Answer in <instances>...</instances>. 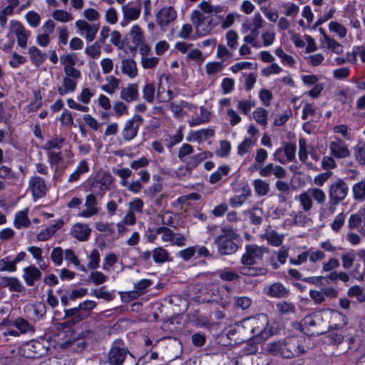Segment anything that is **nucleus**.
Returning <instances> with one entry per match:
<instances>
[{"instance_id": "nucleus-1", "label": "nucleus", "mask_w": 365, "mask_h": 365, "mask_svg": "<svg viewBox=\"0 0 365 365\" xmlns=\"http://www.w3.org/2000/svg\"><path fill=\"white\" fill-rule=\"evenodd\" d=\"M266 350L274 356L285 359L296 358L306 352L304 338L298 335L287 336L282 340L268 343Z\"/></svg>"}, {"instance_id": "nucleus-2", "label": "nucleus", "mask_w": 365, "mask_h": 365, "mask_svg": "<svg viewBox=\"0 0 365 365\" xmlns=\"http://www.w3.org/2000/svg\"><path fill=\"white\" fill-rule=\"evenodd\" d=\"M348 192V185L344 180L339 178L333 182L328 189L329 202L326 207H321V215L328 217L333 215L336 206L346 199Z\"/></svg>"}, {"instance_id": "nucleus-3", "label": "nucleus", "mask_w": 365, "mask_h": 365, "mask_svg": "<svg viewBox=\"0 0 365 365\" xmlns=\"http://www.w3.org/2000/svg\"><path fill=\"white\" fill-rule=\"evenodd\" d=\"M237 237L238 235L232 229L222 227V233L214 240L218 253L221 255H229L236 252L238 250V245L235 242Z\"/></svg>"}, {"instance_id": "nucleus-4", "label": "nucleus", "mask_w": 365, "mask_h": 365, "mask_svg": "<svg viewBox=\"0 0 365 365\" xmlns=\"http://www.w3.org/2000/svg\"><path fill=\"white\" fill-rule=\"evenodd\" d=\"M128 354L131 355L123 341L115 340L107 354V363L108 365H123Z\"/></svg>"}, {"instance_id": "nucleus-5", "label": "nucleus", "mask_w": 365, "mask_h": 365, "mask_svg": "<svg viewBox=\"0 0 365 365\" xmlns=\"http://www.w3.org/2000/svg\"><path fill=\"white\" fill-rule=\"evenodd\" d=\"M301 331L310 336L322 335L327 332L326 329L322 327V317L314 314L304 318L301 324Z\"/></svg>"}, {"instance_id": "nucleus-6", "label": "nucleus", "mask_w": 365, "mask_h": 365, "mask_svg": "<svg viewBox=\"0 0 365 365\" xmlns=\"http://www.w3.org/2000/svg\"><path fill=\"white\" fill-rule=\"evenodd\" d=\"M143 118L138 114H135L125 123L122 131V135L125 140L129 141L135 138L138 134L139 128L143 123Z\"/></svg>"}, {"instance_id": "nucleus-7", "label": "nucleus", "mask_w": 365, "mask_h": 365, "mask_svg": "<svg viewBox=\"0 0 365 365\" xmlns=\"http://www.w3.org/2000/svg\"><path fill=\"white\" fill-rule=\"evenodd\" d=\"M114 178L109 172H105L101 178L94 180L91 185V191L96 195L103 196L110 189Z\"/></svg>"}, {"instance_id": "nucleus-8", "label": "nucleus", "mask_w": 365, "mask_h": 365, "mask_svg": "<svg viewBox=\"0 0 365 365\" xmlns=\"http://www.w3.org/2000/svg\"><path fill=\"white\" fill-rule=\"evenodd\" d=\"M29 185L34 200L44 197L48 191L45 180L39 176H32L29 181Z\"/></svg>"}, {"instance_id": "nucleus-9", "label": "nucleus", "mask_w": 365, "mask_h": 365, "mask_svg": "<svg viewBox=\"0 0 365 365\" xmlns=\"http://www.w3.org/2000/svg\"><path fill=\"white\" fill-rule=\"evenodd\" d=\"M42 341H31L26 344L27 357L31 359L41 358L48 354V348Z\"/></svg>"}, {"instance_id": "nucleus-10", "label": "nucleus", "mask_w": 365, "mask_h": 365, "mask_svg": "<svg viewBox=\"0 0 365 365\" xmlns=\"http://www.w3.org/2000/svg\"><path fill=\"white\" fill-rule=\"evenodd\" d=\"M10 24L13 32L16 36L18 45L23 48H26L27 41L31 35V32L26 30L20 21H11Z\"/></svg>"}, {"instance_id": "nucleus-11", "label": "nucleus", "mask_w": 365, "mask_h": 365, "mask_svg": "<svg viewBox=\"0 0 365 365\" xmlns=\"http://www.w3.org/2000/svg\"><path fill=\"white\" fill-rule=\"evenodd\" d=\"M250 323L252 325L251 333L257 343H261L269 337V333L265 331L267 325L266 319L264 322L259 323L258 319H254Z\"/></svg>"}, {"instance_id": "nucleus-12", "label": "nucleus", "mask_w": 365, "mask_h": 365, "mask_svg": "<svg viewBox=\"0 0 365 365\" xmlns=\"http://www.w3.org/2000/svg\"><path fill=\"white\" fill-rule=\"evenodd\" d=\"M177 13L173 7L168 6L162 8L156 16L157 23L163 29L168 26L171 22L175 20Z\"/></svg>"}, {"instance_id": "nucleus-13", "label": "nucleus", "mask_w": 365, "mask_h": 365, "mask_svg": "<svg viewBox=\"0 0 365 365\" xmlns=\"http://www.w3.org/2000/svg\"><path fill=\"white\" fill-rule=\"evenodd\" d=\"M217 343L223 346H233L240 342L236 337V329L232 327L224 329L216 338Z\"/></svg>"}, {"instance_id": "nucleus-14", "label": "nucleus", "mask_w": 365, "mask_h": 365, "mask_svg": "<svg viewBox=\"0 0 365 365\" xmlns=\"http://www.w3.org/2000/svg\"><path fill=\"white\" fill-rule=\"evenodd\" d=\"M191 20L196 27L197 33L200 36H204L208 34L213 28L211 25V21H209V25L204 28L205 18L199 11L195 10L192 12Z\"/></svg>"}, {"instance_id": "nucleus-15", "label": "nucleus", "mask_w": 365, "mask_h": 365, "mask_svg": "<svg viewBox=\"0 0 365 365\" xmlns=\"http://www.w3.org/2000/svg\"><path fill=\"white\" fill-rule=\"evenodd\" d=\"M76 28L82 31H85V38L88 42L93 41L96 38V35L99 30L100 25L90 24L85 20H78L76 22Z\"/></svg>"}, {"instance_id": "nucleus-16", "label": "nucleus", "mask_w": 365, "mask_h": 365, "mask_svg": "<svg viewBox=\"0 0 365 365\" xmlns=\"http://www.w3.org/2000/svg\"><path fill=\"white\" fill-rule=\"evenodd\" d=\"M93 192L88 195L86 197L85 206L86 210H83L79 213V216L83 217H91L99 213V208L98 207V202Z\"/></svg>"}, {"instance_id": "nucleus-17", "label": "nucleus", "mask_w": 365, "mask_h": 365, "mask_svg": "<svg viewBox=\"0 0 365 365\" xmlns=\"http://www.w3.org/2000/svg\"><path fill=\"white\" fill-rule=\"evenodd\" d=\"M22 277L29 287L34 286L36 282L40 280L42 277V273L35 265H29L23 269Z\"/></svg>"}, {"instance_id": "nucleus-18", "label": "nucleus", "mask_w": 365, "mask_h": 365, "mask_svg": "<svg viewBox=\"0 0 365 365\" xmlns=\"http://www.w3.org/2000/svg\"><path fill=\"white\" fill-rule=\"evenodd\" d=\"M331 155L336 158H344L350 155V152L345 143L336 138V141H332L329 144Z\"/></svg>"}, {"instance_id": "nucleus-19", "label": "nucleus", "mask_w": 365, "mask_h": 365, "mask_svg": "<svg viewBox=\"0 0 365 365\" xmlns=\"http://www.w3.org/2000/svg\"><path fill=\"white\" fill-rule=\"evenodd\" d=\"M138 86L136 83H130L127 87L123 88L120 97L127 103L135 101L138 99Z\"/></svg>"}, {"instance_id": "nucleus-20", "label": "nucleus", "mask_w": 365, "mask_h": 365, "mask_svg": "<svg viewBox=\"0 0 365 365\" xmlns=\"http://www.w3.org/2000/svg\"><path fill=\"white\" fill-rule=\"evenodd\" d=\"M123 17L129 19L131 21L139 18L141 11L140 2L128 3L122 7Z\"/></svg>"}, {"instance_id": "nucleus-21", "label": "nucleus", "mask_w": 365, "mask_h": 365, "mask_svg": "<svg viewBox=\"0 0 365 365\" xmlns=\"http://www.w3.org/2000/svg\"><path fill=\"white\" fill-rule=\"evenodd\" d=\"M91 232V229L86 224L77 223L71 229L73 236L79 241H86Z\"/></svg>"}, {"instance_id": "nucleus-22", "label": "nucleus", "mask_w": 365, "mask_h": 365, "mask_svg": "<svg viewBox=\"0 0 365 365\" xmlns=\"http://www.w3.org/2000/svg\"><path fill=\"white\" fill-rule=\"evenodd\" d=\"M210 289H209L207 287L202 289L201 294H203V296L200 295L197 297L199 302H202L204 303H217L219 302L220 300H222V298L217 296L216 294L215 293V292H219L217 287H214L213 286Z\"/></svg>"}, {"instance_id": "nucleus-23", "label": "nucleus", "mask_w": 365, "mask_h": 365, "mask_svg": "<svg viewBox=\"0 0 365 365\" xmlns=\"http://www.w3.org/2000/svg\"><path fill=\"white\" fill-rule=\"evenodd\" d=\"M166 354L170 359H176L180 357L182 352V345L180 340L174 339L166 346Z\"/></svg>"}, {"instance_id": "nucleus-24", "label": "nucleus", "mask_w": 365, "mask_h": 365, "mask_svg": "<svg viewBox=\"0 0 365 365\" xmlns=\"http://www.w3.org/2000/svg\"><path fill=\"white\" fill-rule=\"evenodd\" d=\"M290 292L282 283L276 282L269 286L267 294L275 298H287Z\"/></svg>"}, {"instance_id": "nucleus-25", "label": "nucleus", "mask_w": 365, "mask_h": 365, "mask_svg": "<svg viewBox=\"0 0 365 365\" xmlns=\"http://www.w3.org/2000/svg\"><path fill=\"white\" fill-rule=\"evenodd\" d=\"M240 274L247 277H257L260 275H265L267 273V269L264 267H257L254 265H242L238 267Z\"/></svg>"}, {"instance_id": "nucleus-26", "label": "nucleus", "mask_w": 365, "mask_h": 365, "mask_svg": "<svg viewBox=\"0 0 365 365\" xmlns=\"http://www.w3.org/2000/svg\"><path fill=\"white\" fill-rule=\"evenodd\" d=\"M29 54L31 61L36 67L40 66L48 57L46 53L42 52L36 46H31L29 49Z\"/></svg>"}, {"instance_id": "nucleus-27", "label": "nucleus", "mask_w": 365, "mask_h": 365, "mask_svg": "<svg viewBox=\"0 0 365 365\" xmlns=\"http://www.w3.org/2000/svg\"><path fill=\"white\" fill-rule=\"evenodd\" d=\"M29 209L18 212L15 215L14 225L16 229L21 227L28 228L31 225V221L28 217Z\"/></svg>"}, {"instance_id": "nucleus-28", "label": "nucleus", "mask_w": 365, "mask_h": 365, "mask_svg": "<svg viewBox=\"0 0 365 365\" xmlns=\"http://www.w3.org/2000/svg\"><path fill=\"white\" fill-rule=\"evenodd\" d=\"M251 195V190L248 185L243 186L242 188V193L240 195H236L229 200V202L233 207L241 206Z\"/></svg>"}, {"instance_id": "nucleus-29", "label": "nucleus", "mask_w": 365, "mask_h": 365, "mask_svg": "<svg viewBox=\"0 0 365 365\" xmlns=\"http://www.w3.org/2000/svg\"><path fill=\"white\" fill-rule=\"evenodd\" d=\"M353 198L356 202L365 201V178L352 186Z\"/></svg>"}, {"instance_id": "nucleus-30", "label": "nucleus", "mask_w": 365, "mask_h": 365, "mask_svg": "<svg viewBox=\"0 0 365 365\" xmlns=\"http://www.w3.org/2000/svg\"><path fill=\"white\" fill-rule=\"evenodd\" d=\"M129 36L132 39V43L135 46V49L143 41H145V37L143 35V30L138 25H134L130 32Z\"/></svg>"}, {"instance_id": "nucleus-31", "label": "nucleus", "mask_w": 365, "mask_h": 365, "mask_svg": "<svg viewBox=\"0 0 365 365\" xmlns=\"http://www.w3.org/2000/svg\"><path fill=\"white\" fill-rule=\"evenodd\" d=\"M76 80L68 77L63 79V86L58 88V92L61 96H64L70 92H74L76 89Z\"/></svg>"}, {"instance_id": "nucleus-32", "label": "nucleus", "mask_w": 365, "mask_h": 365, "mask_svg": "<svg viewBox=\"0 0 365 365\" xmlns=\"http://www.w3.org/2000/svg\"><path fill=\"white\" fill-rule=\"evenodd\" d=\"M89 167L87 161L86 160H81L76 170L69 176L68 180V182H73L80 179V177L82 174L88 172Z\"/></svg>"}, {"instance_id": "nucleus-33", "label": "nucleus", "mask_w": 365, "mask_h": 365, "mask_svg": "<svg viewBox=\"0 0 365 365\" xmlns=\"http://www.w3.org/2000/svg\"><path fill=\"white\" fill-rule=\"evenodd\" d=\"M250 222L254 225H259L263 222V211L262 208L253 207L247 211Z\"/></svg>"}, {"instance_id": "nucleus-34", "label": "nucleus", "mask_w": 365, "mask_h": 365, "mask_svg": "<svg viewBox=\"0 0 365 365\" xmlns=\"http://www.w3.org/2000/svg\"><path fill=\"white\" fill-rule=\"evenodd\" d=\"M122 71L124 74L134 78L137 76L138 71L136 63L133 59H125L122 61Z\"/></svg>"}, {"instance_id": "nucleus-35", "label": "nucleus", "mask_w": 365, "mask_h": 365, "mask_svg": "<svg viewBox=\"0 0 365 365\" xmlns=\"http://www.w3.org/2000/svg\"><path fill=\"white\" fill-rule=\"evenodd\" d=\"M230 172L229 165H225L219 167L217 170L210 175L209 182L215 184L222 179L223 176L227 175Z\"/></svg>"}, {"instance_id": "nucleus-36", "label": "nucleus", "mask_w": 365, "mask_h": 365, "mask_svg": "<svg viewBox=\"0 0 365 365\" xmlns=\"http://www.w3.org/2000/svg\"><path fill=\"white\" fill-rule=\"evenodd\" d=\"M212 156V153L211 152H202L190 157L186 163L194 170L201 162Z\"/></svg>"}, {"instance_id": "nucleus-37", "label": "nucleus", "mask_w": 365, "mask_h": 365, "mask_svg": "<svg viewBox=\"0 0 365 365\" xmlns=\"http://www.w3.org/2000/svg\"><path fill=\"white\" fill-rule=\"evenodd\" d=\"M153 258L157 264H163L170 261L168 252L162 247L154 249L153 251Z\"/></svg>"}, {"instance_id": "nucleus-38", "label": "nucleus", "mask_w": 365, "mask_h": 365, "mask_svg": "<svg viewBox=\"0 0 365 365\" xmlns=\"http://www.w3.org/2000/svg\"><path fill=\"white\" fill-rule=\"evenodd\" d=\"M295 199L299 201L304 212H309L312 209L313 201L307 190L302 192L298 197H296Z\"/></svg>"}, {"instance_id": "nucleus-39", "label": "nucleus", "mask_w": 365, "mask_h": 365, "mask_svg": "<svg viewBox=\"0 0 365 365\" xmlns=\"http://www.w3.org/2000/svg\"><path fill=\"white\" fill-rule=\"evenodd\" d=\"M245 250H247L255 259L259 260L262 259L264 253L269 252L267 247H259L257 245H247Z\"/></svg>"}, {"instance_id": "nucleus-40", "label": "nucleus", "mask_w": 365, "mask_h": 365, "mask_svg": "<svg viewBox=\"0 0 365 365\" xmlns=\"http://www.w3.org/2000/svg\"><path fill=\"white\" fill-rule=\"evenodd\" d=\"M312 199L315 200L317 204L322 205L326 201V194L323 190L319 187H310L307 190Z\"/></svg>"}, {"instance_id": "nucleus-41", "label": "nucleus", "mask_w": 365, "mask_h": 365, "mask_svg": "<svg viewBox=\"0 0 365 365\" xmlns=\"http://www.w3.org/2000/svg\"><path fill=\"white\" fill-rule=\"evenodd\" d=\"M214 135L215 131L213 129H201L195 132H193L192 138H194V141L201 143L202 141L206 140L209 138L212 137Z\"/></svg>"}, {"instance_id": "nucleus-42", "label": "nucleus", "mask_w": 365, "mask_h": 365, "mask_svg": "<svg viewBox=\"0 0 365 365\" xmlns=\"http://www.w3.org/2000/svg\"><path fill=\"white\" fill-rule=\"evenodd\" d=\"M64 317L63 319H71L76 322H80L85 319L86 316L81 313L78 307L67 309L64 310Z\"/></svg>"}, {"instance_id": "nucleus-43", "label": "nucleus", "mask_w": 365, "mask_h": 365, "mask_svg": "<svg viewBox=\"0 0 365 365\" xmlns=\"http://www.w3.org/2000/svg\"><path fill=\"white\" fill-rule=\"evenodd\" d=\"M265 238L272 246H279L283 240V235H279L275 230L267 231L265 233Z\"/></svg>"}, {"instance_id": "nucleus-44", "label": "nucleus", "mask_w": 365, "mask_h": 365, "mask_svg": "<svg viewBox=\"0 0 365 365\" xmlns=\"http://www.w3.org/2000/svg\"><path fill=\"white\" fill-rule=\"evenodd\" d=\"M218 276L223 281L233 282L240 278V274L235 270L225 269L219 272Z\"/></svg>"}, {"instance_id": "nucleus-45", "label": "nucleus", "mask_w": 365, "mask_h": 365, "mask_svg": "<svg viewBox=\"0 0 365 365\" xmlns=\"http://www.w3.org/2000/svg\"><path fill=\"white\" fill-rule=\"evenodd\" d=\"M64 141V138L58 135H54L51 140L47 141V143L44 145L43 148L49 151L51 149L61 150Z\"/></svg>"}, {"instance_id": "nucleus-46", "label": "nucleus", "mask_w": 365, "mask_h": 365, "mask_svg": "<svg viewBox=\"0 0 365 365\" xmlns=\"http://www.w3.org/2000/svg\"><path fill=\"white\" fill-rule=\"evenodd\" d=\"M356 160L361 165H365V143L359 142L354 148Z\"/></svg>"}, {"instance_id": "nucleus-47", "label": "nucleus", "mask_w": 365, "mask_h": 365, "mask_svg": "<svg viewBox=\"0 0 365 365\" xmlns=\"http://www.w3.org/2000/svg\"><path fill=\"white\" fill-rule=\"evenodd\" d=\"M278 312L281 314H293L296 311L295 306L293 303L288 302L286 301H282L276 305Z\"/></svg>"}, {"instance_id": "nucleus-48", "label": "nucleus", "mask_w": 365, "mask_h": 365, "mask_svg": "<svg viewBox=\"0 0 365 365\" xmlns=\"http://www.w3.org/2000/svg\"><path fill=\"white\" fill-rule=\"evenodd\" d=\"M253 185L255 190L258 195L264 196L269 192V185L265 181L257 179L254 181Z\"/></svg>"}, {"instance_id": "nucleus-49", "label": "nucleus", "mask_w": 365, "mask_h": 365, "mask_svg": "<svg viewBox=\"0 0 365 365\" xmlns=\"http://www.w3.org/2000/svg\"><path fill=\"white\" fill-rule=\"evenodd\" d=\"M330 343L333 344H339L344 340L343 331L340 329L329 331L327 335Z\"/></svg>"}, {"instance_id": "nucleus-50", "label": "nucleus", "mask_w": 365, "mask_h": 365, "mask_svg": "<svg viewBox=\"0 0 365 365\" xmlns=\"http://www.w3.org/2000/svg\"><path fill=\"white\" fill-rule=\"evenodd\" d=\"M52 17L60 22H69L73 20V16L68 12L64 10L57 9L52 13Z\"/></svg>"}, {"instance_id": "nucleus-51", "label": "nucleus", "mask_w": 365, "mask_h": 365, "mask_svg": "<svg viewBox=\"0 0 365 365\" xmlns=\"http://www.w3.org/2000/svg\"><path fill=\"white\" fill-rule=\"evenodd\" d=\"M89 262L88 263V268L92 270L96 269L99 267L100 264V253L98 250H93L88 256Z\"/></svg>"}, {"instance_id": "nucleus-52", "label": "nucleus", "mask_w": 365, "mask_h": 365, "mask_svg": "<svg viewBox=\"0 0 365 365\" xmlns=\"http://www.w3.org/2000/svg\"><path fill=\"white\" fill-rule=\"evenodd\" d=\"M51 259L56 266H60L63 263V250L61 247L53 248L51 253Z\"/></svg>"}, {"instance_id": "nucleus-53", "label": "nucleus", "mask_w": 365, "mask_h": 365, "mask_svg": "<svg viewBox=\"0 0 365 365\" xmlns=\"http://www.w3.org/2000/svg\"><path fill=\"white\" fill-rule=\"evenodd\" d=\"M255 143V140L250 138H245L237 147V153L240 156H243L248 153Z\"/></svg>"}, {"instance_id": "nucleus-54", "label": "nucleus", "mask_w": 365, "mask_h": 365, "mask_svg": "<svg viewBox=\"0 0 365 365\" xmlns=\"http://www.w3.org/2000/svg\"><path fill=\"white\" fill-rule=\"evenodd\" d=\"M267 111L263 108H257L253 112V117L255 120L262 125H265L267 123Z\"/></svg>"}, {"instance_id": "nucleus-55", "label": "nucleus", "mask_w": 365, "mask_h": 365, "mask_svg": "<svg viewBox=\"0 0 365 365\" xmlns=\"http://www.w3.org/2000/svg\"><path fill=\"white\" fill-rule=\"evenodd\" d=\"M155 91V86L153 83H147L143 89V98L148 103H152L154 101Z\"/></svg>"}, {"instance_id": "nucleus-56", "label": "nucleus", "mask_w": 365, "mask_h": 365, "mask_svg": "<svg viewBox=\"0 0 365 365\" xmlns=\"http://www.w3.org/2000/svg\"><path fill=\"white\" fill-rule=\"evenodd\" d=\"M0 178L16 180L18 174L14 172L10 167L1 165L0 166Z\"/></svg>"}, {"instance_id": "nucleus-57", "label": "nucleus", "mask_w": 365, "mask_h": 365, "mask_svg": "<svg viewBox=\"0 0 365 365\" xmlns=\"http://www.w3.org/2000/svg\"><path fill=\"white\" fill-rule=\"evenodd\" d=\"M348 295L356 297L359 302H365V293L359 286L356 285L349 288Z\"/></svg>"}, {"instance_id": "nucleus-58", "label": "nucleus", "mask_w": 365, "mask_h": 365, "mask_svg": "<svg viewBox=\"0 0 365 365\" xmlns=\"http://www.w3.org/2000/svg\"><path fill=\"white\" fill-rule=\"evenodd\" d=\"M101 45L96 41L85 48V53L91 57L92 58H98L101 53Z\"/></svg>"}, {"instance_id": "nucleus-59", "label": "nucleus", "mask_w": 365, "mask_h": 365, "mask_svg": "<svg viewBox=\"0 0 365 365\" xmlns=\"http://www.w3.org/2000/svg\"><path fill=\"white\" fill-rule=\"evenodd\" d=\"M284 155L286 156V160L288 162H292L295 158V153L297 147L294 143H286L284 147L283 148Z\"/></svg>"}, {"instance_id": "nucleus-60", "label": "nucleus", "mask_w": 365, "mask_h": 365, "mask_svg": "<svg viewBox=\"0 0 365 365\" xmlns=\"http://www.w3.org/2000/svg\"><path fill=\"white\" fill-rule=\"evenodd\" d=\"M107 278V276L98 271L92 272L88 277L89 280L96 286L103 284Z\"/></svg>"}, {"instance_id": "nucleus-61", "label": "nucleus", "mask_w": 365, "mask_h": 365, "mask_svg": "<svg viewBox=\"0 0 365 365\" xmlns=\"http://www.w3.org/2000/svg\"><path fill=\"white\" fill-rule=\"evenodd\" d=\"M329 29L331 31L336 33L341 38L345 37L347 33L346 29L337 21H331Z\"/></svg>"}, {"instance_id": "nucleus-62", "label": "nucleus", "mask_w": 365, "mask_h": 365, "mask_svg": "<svg viewBox=\"0 0 365 365\" xmlns=\"http://www.w3.org/2000/svg\"><path fill=\"white\" fill-rule=\"evenodd\" d=\"M16 265L14 261H9V257H4L0 260V272H13L16 271Z\"/></svg>"}, {"instance_id": "nucleus-63", "label": "nucleus", "mask_w": 365, "mask_h": 365, "mask_svg": "<svg viewBox=\"0 0 365 365\" xmlns=\"http://www.w3.org/2000/svg\"><path fill=\"white\" fill-rule=\"evenodd\" d=\"M227 46L232 50L237 48L238 34L235 31L230 30L226 34Z\"/></svg>"}, {"instance_id": "nucleus-64", "label": "nucleus", "mask_w": 365, "mask_h": 365, "mask_svg": "<svg viewBox=\"0 0 365 365\" xmlns=\"http://www.w3.org/2000/svg\"><path fill=\"white\" fill-rule=\"evenodd\" d=\"M259 98L262 102V104L264 106L268 107L270 106L271 101L273 98V95L269 90L262 88L259 91Z\"/></svg>"}]
</instances>
